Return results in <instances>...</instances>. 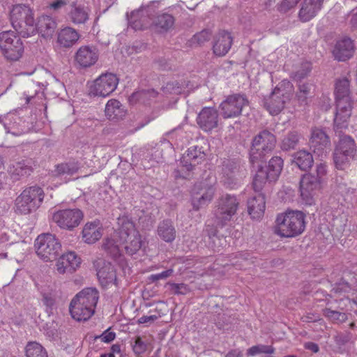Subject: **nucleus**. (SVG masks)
<instances>
[{
  "instance_id": "nucleus-1",
  "label": "nucleus",
  "mask_w": 357,
  "mask_h": 357,
  "mask_svg": "<svg viewBox=\"0 0 357 357\" xmlns=\"http://www.w3.org/2000/svg\"><path fill=\"white\" fill-rule=\"evenodd\" d=\"M348 120L334 119L333 121L335 147L333 159L335 167L340 170L348 169L351 161L355 159L357 154V144L355 139L344 133V130L348 128Z\"/></svg>"
},
{
  "instance_id": "nucleus-2",
  "label": "nucleus",
  "mask_w": 357,
  "mask_h": 357,
  "mask_svg": "<svg viewBox=\"0 0 357 357\" xmlns=\"http://www.w3.org/2000/svg\"><path fill=\"white\" fill-rule=\"evenodd\" d=\"M305 215L301 211L288 210L278 215L275 232L284 238H294L305 229Z\"/></svg>"
},
{
  "instance_id": "nucleus-3",
  "label": "nucleus",
  "mask_w": 357,
  "mask_h": 357,
  "mask_svg": "<svg viewBox=\"0 0 357 357\" xmlns=\"http://www.w3.org/2000/svg\"><path fill=\"white\" fill-rule=\"evenodd\" d=\"M121 225L117 236L122 250L129 255H133L140 250L142 245L141 235L135 229L134 223L127 217L119 219Z\"/></svg>"
},
{
  "instance_id": "nucleus-4",
  "label": "nucleus",
  "mask_w": 357,
  "mask_h": 357,
  "mask_svg": "<svg viewBox=\"0 0 357 357\" xmlns=\"http://www.w3.org/2000/svg\"><path fill=\"white\" fill-rule=\"evenodd\" d=\"M10 21L13 27L22 37L28 38L36 33L33 13L28 6H13L10 11Z\"/></svg>"
},
{
  "instance_id": "nucleus-5",
  "label": "nucleus",
  "mask_w": 357,
  "mask_h": 357,
  "mask_svg": "<svg viewBox=\"0 0 357 357\" xmlns=\"http://www.w3.org/2000/svg\"><path fill=\"white\" fill-rule=\"evenodd\" d=\"M327 174V166L324 163L316 165L315 172L303 175L300 181L301 196L311 204L314 195L321 190Z\"/></svg>"
},
{
  "instance_id": "nucleus-6",
  "label": "nucleus",
  "mask_w": 357,
  "mask_h": 357,
  "mask_svg": "<svg viewBox=\"0 0 357 357\" xmlns=\"http://www.w3.org/2000/svg\"><path fill=\"white\" fill-rule=\"evenodd\" d=\"M336 112L334 119H349L351 114L352 100L347 78L337 79L335 86Z\"/></svg>"
},
{
  "instance_id": "nucleus-7",
  "label": "nucleus",
  "mask_w": 357,
  "mask_h": 357,
  "mask_svg": "<svg viewBox=\"0 0 357 357\" xmlns=\"http://www.w3.org/2000/svg\"><path fill=\"white\" fill-rule=\"evenodd\" d=\"M38 256L45 261L56 260L61 253V245L55 235L50 233L39 235L34 244Z\"/></svg>"
},
{
  "instance_id": "nucleus-8",
  "label": "nucleus",
  "mask_w": 357,
  "mask_h": 357,
  "mask_svg": "<svg viewBox=\"0 0 357 357\" xmlns=\"http://www.w3.org/2000/svg\"><path fill=\"white\" fill-rule=\"evenodd\" d=\"M276 144L275 136L268 130L259 132L252 139L250 151V162L254 164L263 160L264 156L271 153Z\"/></svg>"
},
{
  "instance_id": "nucleus-9",
  "label": "nucleus",
  "mask_w": 357,
  "mask_h": 357,
  "mask_svg": "<svg viewBox=\"0 0 357 357\" xmlns=\"http://www.w3.org/2000/svg\"><path fill=\"white\" fill-rule=\"evenodd\" d=\"M0 50L6 60L16 61L24 53V45L14 31H3L0 33Z\"/></svg>"
},
{
  "instance_id": "nucleus-10",
  "label": "nucleus",
  "mask_w": 357,
  "mask_h": 357,
  "mask_svg": "<svg viewBox=\"0 0 357 357\" xmlns=\"http://www.w3.org/2000/svg\"><path fill=\"white\" fill-rule=\"evenodd\" d=\"M238 205L239 202L236 196L229 194L222 195L218 200L214 213L218 225L222 227L230 221L236 214Z\"/></svg>"
},
{
  "instance_id": "nucleus-11",
  "label": "nucleus",
  "mask_w": 357,
  "mask_h": 357,
  "mask_svg": "<svg viewBox=\"0 0 357 357\" xmlns=\"http://www.w3.org/2000/svg\"><path fill=\"white\" fill-rule=\"evenodd\" d=\"M119 79L113 73H105L96 79L89 86L91 96L107 97L117 87Z\"/></svg>"
},
{
  "instance_id": "nucleus-12",
  "label": "nucleus",
  "mask_w": 357,
  "mask_h": 357,
  "mask_svg": "<svg viewBox=\"0 0 357 357\" xmlns=\"http://www.w3.org/2000/svg\"><path fill=\"white\" fill-rule=\"evenodd\" d=\"M249 104L247 96L236 93L230 95L220 104V112L223 118L229 119L241 115L243 108Z\"/></svg>"
},
{
  "instance_id": "nucleus-13",
  "label": "nucleus",
  "mask_w": 357,
  "mask_h": 357,
  "mask_svg": "<svg viewBox=\"0 0 357 357\" xmlns=\"http://www.w3.org/2000/svg\"><path fill=\"white\" fill-rule=\"evenodd\" d=\"M83 213L78 208L59 210L54 213L53 221L61 229L73 230L82 220Z\"/></svg>"
},
{
  "instance_id": "nucleus-14",
  "label": "nucleus",
  "mask_w": 357,
  "mask_h": 357,
  "mask_svg": "<svg viewBox=\"0 0 357 357\" xmlns=\"http://www.w3.org/2000/svg\"><path fill=\"white\" fill-rule=\"evenodd\" d=\"M290 98V96L284 94L279 88H275L269 96L264 98L263 105L271 115H278L284 109Z\"/></svg>"
},
{
  "instance_id": "nucleus-15",
  "label": "nucleus",
  "mask_w": 357,
  "mask_h": 357,
  "mask_svg": "<svg viewBox=\"0 0 357 357\" xmlns=\"http://www.w3.org/2000/svg\"><path fill=\"white\" fill-rule=\"evenodd\" d=\"M310 149L318 156H323L331 146V139L323 128H313L309 141Z\"/></svg>"
},
{
  "instance_id": "nucleus-16",
  "label": "nucleus",
  "mask_w": 357,
  "mask_h": 357,
  "mask_svg": "<svg viewBox=\"0 0 357 357\" xmlns=\"http://www.w3.org/2000/svg\"><path fill=\"white\" fill-rule=\"evenodd\" d=\"M56 263V271L59 274H72L80 266L81 258L73 251L59 255Z\"/></svg>"
},
{
  "instance_id": "nucleus-17",
  "label": "nucleus",
  "mask_w": 357,
  "mask_h": 357,
  "mask_svg": "<svg viewBox=\"0 0 357 357\" xmlns=\"http://www.w3.org/2000/svg\"><path fill=\"white\" fill-rule=\"evenodd\" d=\"M206 153L202 146L195 145L188 148L186 153L181 158L180 163L186 171L192 172L195 166L205 160Z\"/></svg>"
},
{
  "instance_id": "nucleus-18",
  "label": "nucleus",
  "mask_w": 357,
  "mask_h": 357,
  "mask_svg": "<svg viewBox=\"0 0 357 357\" xmlns=\"http://www.w3.org/2000/svg\"><path fill=\"white\" fill-rule=\"evenodd\" d=\"M214 188L210 186L203 185L202 183L196 184L192 189V206L193 208L198 211L204 206L208 205L214 195Z\"/></svg>"
},
{
  "instance_id": "nucleus-19",
  "label": "nucleus",
  "mask_w": 357,
  "mask_h": 357,
  "mask_svg": "<svg viewBox=\"0 0 357 357\" xmlns=\"http://www.w3.org/2000/svg\"><path fill=\"white\" fill-rule=\"evenodd\" d=\"M98 57L99 52L96 47L84 45L77 51L75 60L80 67L86 68L93 66Z\"/></svg>"
},
{
  "instance_id": "nucleus-20",
  "label": "nucleus",
  "mask_w": 357,
  "mask_h": 357,
  "mask_svg": "<svg viewBox=\"0 0 357 357\" xmlns=\"http://www.w3.org/2000/svg\"><path fill=\"white\" fill-rule=\"evenodd\" d=\"M197 123L202 130L211 131L218 125V111L213 107L203 108L197 116Z\"/></svg>"
},
{
  "instance_id": "nucleus-21",
  "label": "nucleus",
  "mask_w": 357,
  "mask_h": 357,
  "mask_svg": "<svg viewBox=\"0 0 357 357\" xmlns=\"http://www.w3.org/2000/svg\"><path fill=\"white\" fill-rule=\"evenodd\" d=\"M324 0H304L298 12V18L307 22L314 18L321 9Z\"/></svg>"
},
{
  "instance_id": "nucleus-22",
  "label": "nucleus",
  "mask_w": 357,
  "mask_h": 357,
  "mask_svg": "<svg viewBox=\"0 0 357 357\" xmlns=\"http://www.w3.org/2000/svg\"><path fill=\"white\" fill-rule=\"evenodd\" d=\"M36 33L38 32L44 38H51L57 28L56 20L49 15H42L38 17L34 24Z\"/></svg>"
},
{
  "instance_id": "nucleus-23",
  "label": "nucleus",
  "mask_w": 357,
  "mask_h": 357,
  "mask_svg": "<svg viewBox=\"0 0 357 357\" xmlns=\"http://www.w3.org/2000/svg\"><path fill=\"white\" fill-rule=\"evenodd\" d=\"M354 52V45L349 38H344L337 42L333 54L335 58L341 61L350 59Z\"/></svg>"
},
{
  "instance_id": "nucleus-24",
  "label": "nucleus",
  "mask_w": 357,
  "mask_h": 357,
  "mask_svg": "<svg viewBox=\"0 0 357 357\" xmlns=\"http://www.w3.org/2000/svg\"><path fill=\"white\" fill-rule=\"evenodd\" d=\"M233 38L229 33L225 31H220L215 37L213 46L214 54L219 56L225 55L230 50Z\"/></svg>"
},
{
  "instance_id": "nucleus-25",
  "label": "nucleus",
  "mask_w": 357,
  "mask_h": 357,
  "mask_svg": "<svg viewBox=\"0 0 357 357\" xmlns=\"http://www.w3.org/2000/svg\"><path fill=\"white\" fill-rule=\"evenodd\" d=\"M32 164L31 159H26L10 165L8 173L11 178L15 181H19L22 176L29 175L33 172Z\"/></svg>"
},
{
  "instance_id": "nucleus-26",
  "label": "nucleus",
  "mask_w": 357,
  "mask_h": 357,
  "mask_svg": "<svg viewBox=\"0 0 357 357\" xmlns=\"http://www.w3.org/2000/svg\"><path fill=\"white\" fill-rule=\"evenodd\" d=\"M265 208V197L262 193H259L248 201V211L253 219H259L262 217Z\"/></svg>"
},
{
  "instance_id": "nucleus-27",
  "label": "nucleus",
  "mask_w": 357,
  "mask_h": 357,
  "mask_svg": "<svg viewBox=\"0 0 357 357\" xmlns=\"http://www.w3.org/2000/svg\"><path fill=\"white\" fill-rule=\"evenodd\" d=\"M69 310L72 317L79 321L88 320L95 312L93 308L82 305L80 301L75 299L71 301Z\"/></svg>"
},
{
  "instance_id": "nucleus-28",
  "label": "nucleus",
  "mask_w": 357,
  "mask_h": 357,
  "mask_svg": "<svg viewBox=\"0 0 357 357\" xmlns=\"http://www.w3.org/2000/svg\"><path fill=\"white\" fill-rule=\"evenodd\" d=\"M128 21L132 24L134 29H140L148 26L151 21V18L146 13L144 6L142 5L139 9L135 10L127 14Z\"/></svg>"
},
{
  "instance_id": "nucleus-29",
  "label": "nucleus",
  "mask_w": 357,
  "mask_h": 357,
  "mask_svg": "<svg viewBox=\"0 0 357 357\" xmlns=\"http://www.w3.org/2000/svg\"><path fill=\"white\" fill-rule=\"evenodd\" d=\"M174 17L168 13H164L158 15L153 20L151 25L153 29L158 33H167L174 27Z\"/></svg>"
},
{
  "instance_id": "nucleus-30",
  "label": "nucleus",
  "mask_w": 357,
  "mask_h": 357,
  "mask_svg": "<svg viewBox=\"0 0 357 357\" xmlns=\"http://www.w3.org/2000/svg\"><path fill=\"white\" fill-rule=\"evenodd\" d=\"M102 228L99 222L86 223L82 230V239L88 244H93L102 236Z\"/></svg>"
},
{
  "instance_id": "nucleus-31",
  "label": "nucleus",
  "mask_w": 357,
  "mask_h": 357,
  "mask_svg": "<svg viewBox=\"0 0 357 357\" xmlns=\"http://www.w3.org/2000/svg\"><path fill=\"white\" fill-rule=\"evenodd\" d=\"M99 298L98 291L95 288H86L79 292L73 299L80 301L82 305L95 310Z\"/></svg>"
},
{
  "instance_id": "nucleus-32",
  "label": "nucleus",
  "mask_w": 357,
  "mask_h": 357,
  "mask_svg": "<svg viewBox=\"0 0 357 357\" xmlns=\"http://www.w3.org/2000/svg\"><path fill=\"white\" fill-rule=\"evenodd\" d=\"M292 157V163L295 164L302 171H307L313 165L312 155L305 150H300L294 153Z\"/></svg>"
},
{
  "instance_id": "nucleus-33",
  "label": "nucleus",
  "mask_w": 357,
  "mask_h": 357,
  "mask_svg": "<svg viewBox=\"0 0 357 357\" xmlns=\"http://www.w3.org/2000/svg\"><path fill=\"white\" fill-rule=\"evenodd\" d=\"M159 237L167 243L174 241L176 235V229L172 220L167 219L160 222L157 229Z\"/></svg>"
},
{
  "instance_id": "nucleus-34",
  "label": "nucleus",
  "mask_w": 357,
  "mask_h": 357,
  "mask_svg": "<svg viewBox=\"0 0 357 357\" xmlns=\"http://www.w3.org/2000/svg\"><path fill=\"white\" fill-rule=\"evenodd\" d=\"M105 115L110 120L121 119L126 113L123 105L117 100H109L105 107Z\"/></svg>"
},
{
  "instance_id": "nucleus-35",
  "label": "nucleus",
  "mask_w": 357,
  "mask_h": 357,
  "mask_svg": "<svg viewBox=\"0 0 357 357\" xmlns=\"http://www.w3.org/2000/svg\"><path fill=\"white\" fill-rule=\"evenodd\" d=\"M158 95V93L153 89H141L132 93L128 100L132 105L137 102L146 105L149 104Z\"/></svg>"
},
{
  "instance_id": "nucleus-36",
  "label": "nucleus",
  "mask_w": 357,
  "mask_h": 357,
  "mask_svg": "<svg viewBox=\"0 0 357 357\" xmlns=\"http://www.w3.org/2000/svg\"><path fill=\"white\" fill-rule=\"evenodd\" d=\"M209 241V246L215 252H220L221 248L227 245V241L223 236L218 234L217 229L213 227L208 225L205 229Z\"/></svg>"
},
{
  "instance_id": "nucleus-37",
  "label": "nucleus",
  "mask_w": 357,
  "mask_h": 357,
  "mask_svg": "<svg viewBox=\"0 0 357 357\" xmlns=\"http://www.w3.org/2000/svg\"><path fill=\"white\" fill-rule=\"evenodd\" d=\"M98 278L102 286L116 284V274L111 264H105L97 272Z\"/></svg>"
},
{
  "instance_id": "nucleus-38",
  "label": "nucleus",
  "mask_w": 357,
  "mask_h": 357,
  "mask_svg": "<svg viewBox=\"0 0 357 357\" xmlns=\"http://www.w3.org/2000/svg\"><path fill=\"white\" fill-rule=\"evenodd\" d=\"M79 39V34L75 29L66 27L58 33V43L64 47L73 46Z\"/></svg>"
},
{
  "instance_id": "nucleus-39",
  "label": "nucleus",
  "mask_w": 357,
  "mask_h": 357,
  "mask_svg": "<svg viewBox=\"0 0 357 357\" xmlns=\"http://www.w3.org/2000/svg\"><path fill=\"white\" fill-rule=\"evenodd\" d=\"M283 165V159L280 156H273L269 160L268 165L265 171L270 182L278 180L282 170Z\"/></svg>"
},
{
  "instance_id": "nucleus-40",
  "label": "nucleus",
  "mask_w": 357,
  "mask_h": 357,
  "mask_svg": "<svg viewBox=\"0 0 357 357\" xmlns=\"http://www.w3.org/2000/svg\"><path fill=\"white\" fill-rule=\"evenodd\" d=\"M29 196L24 197L23 192L21 195L16 199L15 205H16V211L20 214H28L33 211L36 210L39 206L36 203L33 204L32 199H26Z\"/></svg>"
},
{
  "instance_id": "nucleus-41",
  "label": "nucleus",
  "mask_w": 357,
  "mask_h": 357,
  "mask_svg": "<svg viewBox=\"0 0 357 357\" xmlns=\"http://www.w3.org/2000/svg\"><path fill=\"white\" fill-rule=\"evenodd\" d=\"M301 135L296 130L288 132L281 142L280 147L283 151L294 150L298 145Z\"/></svg>"
},
{
  "instance_id": "nucleus-42",
  "label": "nucleus",
  "mask_w": 357,
  "mask_h": 357,
  "mask_svg": "<svg viewBox=\"0 0 357 357\" xmlns=\"http://www.w3.org/2000/svg\"><path fill=\"white\" fill-rule=\"evenodd\" d=\"M103 249L109 254L112 257L116 259L121 255L123 250L118 239L117 233L112 238H107L102 244Z\"/></svg>"
},
{
  "instance_id": "nucleus-43",
  "label": "nucleus",
  "mask_w": 357,
  "mask_h": 357,
  "mask_svg": "<svg viewBox=\"0 0 357 357\" xmlns=\"http://www.w3.org/2000/svg\"><path fill=\"white\" fill-rule=\"evenodd\" d=\"M73 8L70 12V17L71 21L75 24H84L89 19L88 12L84 7L80 6H76L75 3L72 4Z\"/></svg>"
},
{
  "instance_id": "nucleus-44",
  "label": "nucleus",
  "mask_w": 357,
  "mask_h": 357,
  "mask_svg": "<svg viewBox=\"0 0 357 357\" xmlns=\"http://www.w3.org/2000/svg\"><path fill=\"white\" fill-rule=\"evenodd\" d=\"M269 181L265 169L259 167L252 181V188L255 192L261 193L266 183Z\"/></svg>"
},
{
  "instance_id": "nucleus-45",
  "label": "nucleus",
  "mask_w": 357,
  "mask_h": 357,
  "mask_svg": "<svg viewBox=\"0 0 357 357\" xmlns=\"http://www.w3.org/2000/svg\"><path fill=\"white\" fill-rule=\"evenodd\" d=\"M23 196H29L27 199H32L33 203L40 206L44 199V192L41 188L32 186L23 191Z\"/></svg>"
},
{
  "instance_id": "nucleus-46",
  "label": "nucleus",
  "mask_w": 357,
  "mask_h": 357,
  "mask_svg": "<svg viewBox=\"0 0 357 357\" xmlns=\"http://www.w3.org/2000/svg\"><path fill=\"white\" fill-rule=\"evenodd\" d=\"M26 357H47L45 349L37 342H29L26 347Z\"/></svg>"
},
{
  "instance_id": "nucleus-47",
  "label": "nucleus",
  "mask_w": 357,
  "mask_h": 357,
  "mask_svg": "<svg viewBox=\"0 0 357 357\" xmlns=\"http://www.w3.org/2000/svg\"><path fill=\"white\" fill-rule=\"evenodd\" d=\"M312 70V64L310 62L302 63L299 69L293 72L291 78L296 82H301L303 79L307 77Z\"/></svg>"
},
{
  "instance_id": "nucleus-48",
  "label": "nucleus",
  "mask_w": 357,
  "mask_h": 357,
  "mask_svg": "<svg viewBox=\"0 0 357 357\" xmlns=\"http://www.w3.org/2000/svg\"><path fill=\"white\" fill-rule=\"evenodd\" d=\"M323 314L330 321L335 323H342L347 319V315L344 312L333 310L330 308L323 310Z\"/></svg>"
},
{
  "instance_id": "nucleus-49",
  "label": "nucleus",
  "mask_w": 357,
  "mask_h": 357,
  "mask_svg": "<svg viewBox=\"0 0 357 357\" xmlns=\"http://www.w3.org/2000/svg\"><path fill=\"white\" fill-rule=\"evenodd\" d=\"M238 163L234 160L227 159L222 163V172L229 178H231L238 171Z\"/></svg>"
},
{
  "instance_id": "nucleus-50",
  "label": "nucleus",
  "mask_w": 357,
  "mask_h": 357,
  "mask_svg": "<svg viewBox=\"0 0 357 357\" xmlns=\"http://www.w3.org/2000/svg\"><path fill=\"white\" fill-rule=\"evenodd\" d=\"M275 348L271 345L257 344L248 349V355L255 356L259 354H272L275 353Z\"/></svg>"
},
{
  "instance_id": "nucleus-51",
  "label": "nucleus",
  "mask_w": 357,
  "mask_h": 357,
  "mask_svg": "<svg viewBox=\"0 0 357 357\" xmlns=\"http://www.w3.org/2000/svg\"><path fill=\"white\" fill-rule=\"evenodd\" d=\"M311 87L312 85L308 83H303L298 85V91L296 93V97L300 104H307V100L310 94Z\"/></svg>"
},
{
  "instance_id": "nucleus-52",
  "label": "nucleus",
  "mask_w": 357,
  "mask_h": 357,
  "mask_svg": "<svg viewBox=\"0 0 357 357\" xmlns=\"http://www.w3.org/2000/svg\"><path fill=\"white\" fill-rule=\"evenodd\" d=\"M182 87L178 81L167 82L162 87V91L165 94H180L182 92Z\"/></svg>"
},
{
  "instance_id": "nucleus-53",
  "label": "nucleus",
  "mask_w": 357,
  "mask_h": 357,
  "mask_svg": "<svg viewBox=\"0 0 357 357\" xmlns=\"http://www.w3.org/2000/svg\"><path fill=\"white\" fill-rule=\"evenodd\" d=\"M78 171V167L75 165H70L68 163H62L58 165L56 167L55 172L57 175L68 174L73 175Z\"/></svg>"
},
{
  "instance_id": "nucleus-54",
  "label": "nucleus",
  "mask_w": 357,
  "mask_h": 357,
  "mask_svg": "<svg viewBox=\"0 0 357 357\" xmlns=\"http://www.w3.org/2000/svg\"><path fill=\"white\" fill-rule=\"evenodd\" d=\"M211 33L208 30H203L200 31L199 33H196L194 35L193 38H192V42L193 43H197V45H202L206 41H208L211 38Z\"/></svg>"
},
{
  "instance_id": "nucleus-55",
  "label": "nucleus",
  "mask_w": 357,
  "mask_h": 357,
  "mask_svg": "<svg viewBox=\"0 0 357 357\" xmlns=\"http://www.w3.org/2000/svg\"><path fill=\"white\" fill-rule=\"evenodd\" d=\"M168 284L171 287L170 289L173 291L174 294L185 295L190 291V288L184 283L176 284L169 282Z\"/></svg>"
},
{
  "instance_id": "nucleus-56",
  "label": "nucleus",
  "mask_w": 357,
  "mask_h": 357,
  "mask_svg": "<svg viewBox=\"0 0 357 357\" xmlns=\"http://www.w3.org/2000/svg\"><path fill=\"white\" fill-rule=\"evenodd\" d=\"M155 65L160 70L167 71L172 69V64L170 61L164 57H159L154 61Z\"/></svg>"
},
{
  "instance_id": "nucleus-57",
  "label": "nucleus",
  "mask_w": 357,
  "mask_h": 357,
  "mask_svg": "<svg viewBox=\"0 0 357 357\" xmlns=\"http://www.w3.org/2000/svg\"><path fill=\"white\" fill-rule=\"evenodd\" d=\"M174 273V270L172 268L167 269L164 271L160 273L153 274L149 277V280L151 282H155L160 280H165L169 277H170Z\"/></svg>"
},
{
  "instance_id": "nucleus-58",
  "label": "nucleus",
  "mask_w": 357,
  "mask_h": 357,
  "mask_svg": "<svg viewBox=\"0 0 357 357\" xmlns=\"http://www.w3.org/2000/svg\"><path fill=\"white\" fill-rule=\"evenodd\" d=\"M42 301L46 306V311L48 313H52V310L55 305V299L50 294H43Z\"/></svg>"
},
{
  "instance_id": "nucleus-59",
  "label": "nucleus",
  "mask_w": 357,
  "mask_h": 357,
  "mask_svg": "<svg viewBox=\"0 0 357 357\" xmlns=\"http://www.w3.org/2000/svg\"><path fill=\"white\" fill-rule=\"evenodd\" d=\"M159 5V1H153L150 2L146 6H144V8L146 9V13L151 18V21L154 20L156 17L158 6Z\"/></svg>"
},
{
  "instance_id": "nucleus-60",
  "label": "nucleus",
  "mask_w": 357,
  "mask_h": 357,
  "mask_svg": "<svg viewBox=\"0 0 357 357\" xmlns=\"http://www.w3.org/2000/svg\"><path fill=\"white\" fill-rule=\"evenodd\" d=\"M147 349L146 344L142 340L140 336L135 338V344L133 345V351L136 354H141L144 353Z\"/></svg>"
},
{
  "instance_id": "nucleus-61",
  "label": "nucleus",
  "mask_w": 357,
  "mask_h": 357,
  "mask_svg": "<svg viewBox=\"0 0 357 357\" xmlns=\"http://www.w3.org/2000/svg\"><path fill=\"white\" fill-rule=\"evenodd\" d=\"M275 88H279L282 91L284 92V94L289 95L290 97L292 95L293 85L289 80H282Z\"/></svg>"
},
{
  "instance_id": "nucleus-62",
  "label": "nucleus",
  "mask_w": 357,
  "mask_h": 357,
  "mask_svg": "<svg viewBox=\"0 0 357 357\" xmlns=\"http://www.w3.org/2000/svg\"><path fill=\"white\" fill-rule=\"evenodd\" d=\"M351 340V334L349 333H339L335 337V343L340 346H344Z\"/></svg>"
},
{
  "instance_id": "nucleus-63",
  "label": "nucleus",
  "mask_w": 357,
  "mask_h": 357,
  "mask_svg": "<svg viewBox=\"0 0 357 357\" xmlns=\"http://www.w3.org/2000/svg\"><path fill=\"white\" fill-rule=\"evenodd\" d=\"M300 0H283L279 6L280 12L286 13L293 7H294Z\"/></svg>"
},
{
  "instance_id": "nucleus-64",
  "label": "nucleus",
  "mask_w": 357,
  "mask_h": 357,
  "mask_svg": "<svg viewBox=\"0 0 357 357\" xmlns=\"http://www.w3.org/2000/svg\"><path fill=\"white\" fill-rule=\"evenodd\" d=\"M115 337L116 333L114 332L109 331V328H108L98 337L100 338L104 342L109 343L115 339Z\"/></svg>"
}]
</instances>
